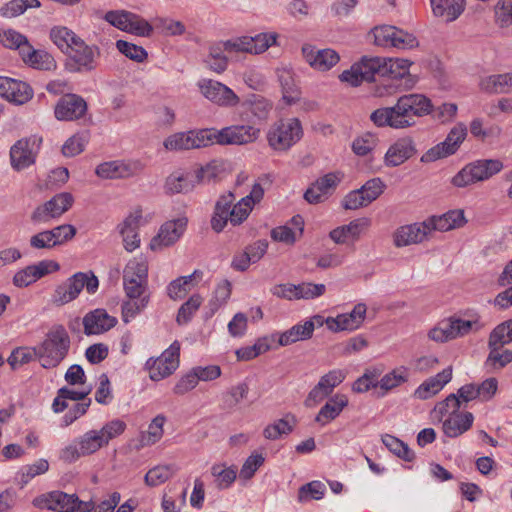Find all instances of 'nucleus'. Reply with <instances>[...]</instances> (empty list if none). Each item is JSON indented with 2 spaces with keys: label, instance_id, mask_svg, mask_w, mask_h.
<instances>
[{
  "label": "nucleus",
  "instance_id": "nucleus-36",
  "mask_svg": "<svg viewBox=\"0 0 512 512\" xmlns=\"http://www.w3.org/2000/svg\"><path fill=\"white\" fill-rule=\"evenodd\" d=\"M480 89L487 93L503 94L512 92V73L493 74L483 77Z\"/></svg>",
  "mask_w": 512,
  "mask_h": 512
},
{
  "label": "nucleus",
  "instance_id": "nucleus-31",
  "mask_svg": "<svg viewBox=\"0 0 512 512\" xmlns=\"http://www.w3.org/2000/svg\"><path fill=\"white\" fill-rule=\"evenodd\" d=\"M78 277L79 276L72 275L55 288L51 296V302L54 305L63 306L78 297L83 289V284L77 279Z\"/></svg>",
  "mask_w": 512,
  "mask_h": 512
},
{
  "label": "nucleus",
  "instance_id": "nucleus-22",
  "mask_svg": "<svg viewBox=\"0 0 512 512\" xmlns=\"http://www.w3.org/2000/svg\"><path fill=\"white\" fill-rule=\"evenodd\" d=\"M187 225L186 218H178L165 222L150 242L151 250H161L176 243L183 235Z\"/></svg>",
  "mask_w": 512,
  "mask_h": 512
},
{
  "label": "nucleus",
  "instance_id": "nucleus-32",
  "mask_svg": "<svg viewBox=\"0 0 512 512\" xmlns=\"http://www.w3.org/2000/svg\"><path fill=\"white\" fill-rule=\"evenodd\" d=\"M203 272L195 270L188 276H181L171 281L167 286V295L172 300L184 298L187 293L196 286L202 279Z\"/></svg>",
  "mask_w": 512,
  "mask_h": 512
},
{
  "label": "nucleus",
  "instance_id": "nucleus-45",
  "mask_svg": "<svg viewBox=\"0 0 512 512\" xmlns=\"http://www.w3.org/2000/svg\"><path fill=\"white\" fill-rule=\"evenodd\" d=\"M203 303V298L199 294H193L186 302H184L177 313L176 322L179 325L188 324L195 313Z\"/></svg>",
  "mask_w": 512,
  "mask_h": 512
},
{
  "label": "nucleus",
  "instance_id": "nucleus-29",
  "mask_svg": "<svg viewBox=\"0 0 512 512\" xmlns=\"http://www.w3.org/2000/svg\"><path fill=\"white\" fill-rule=\"evenodd\" d=\"M430 235L433 231H449L461 227L465 223L462 210H452L440 216H432L425 220Z\"/></svg>",
  "mask_w": 512,
  "mask_h": 512
},
{
  "label": "nucleus",
  "instance_id": "nucleus-54",
  "mask_svg": "<svg viewBox=\"0 0 512 512\" xmlns=\"http://www.w3.org/2000/svg\"><path fill=\"white\" fill-rule=\"evenodd\" d=\"M89 141L87 132L77 133L66 140L62 146V153L66 157H74L82 153Z\"/></svg>",
  "mask_w": 512,
  "mask_h": 512
},
{
  "label": "nucleus",
  "instance_id": "nucleus-62",
  "mask_svg": "<svg viewBox=\"0 0 512 512\" xmlns=\"http://www.w3.org/2000/svg\"><path fill=\"white\" fill-rule=\"evenodd\" d=\"M224 48L229 51L253 53L256 48V41L251 36H241L224 42Z\"/></svg>",
  "mask_w": 512,
  "mask_h": 512
},
{
  "label": "nucleus",
  "instance_id": "nucleus-4",
  "mask_svg": "<svg viewBox=\"0 0 512 512\" xmlns=\"http://www.w3.org/2000/svg\"><path fill=\"white\" fill-rule=\"evenodd\" d=\"M391 108L394 129H404L414 124V116L427 115L432 111L430 99L422 94L401 96Z\"/></svg>",
  "mask_w": 512,
  "mask_h": 512
},
{
  "label": "nucleus",
  "instance_id": "nucleus-20",
  "mask_svg": "<svg viewBox=\"0 0 512 512\" xmlns=\"http://www.w3.org/2000/svg\"><path fill=\"white\" fill-rule=\"evenodd\" d=\"M66 54L69 55L75 65L74 71L90 72L96 68V59L100 55V52L98 47L89 46L81 39L79 42H76L75 46Z\"/></svg>",
  "mask_w": 512,
  "mask_h": 512
},
{
  "label": "nucleus",
  "instance_id": "nucleus-48",
  "mask_svg": "<svg viewBox=\"0 0 512 512\" xmlns=\"http://www.w3.org/2000/svg\"><path fill=\"white\" fill-rule=\"evenodd\" d=\"M176 469L172 465H158L151 468L145 475V483L148 486L155 487L170 479Z\"/></svg>",
  "mask_w": 512,
  "mask_h": 512
},
{
  "label": "nucleus",
  "instance_id": "nucleus-3",
  "mask_svg": "<svg viewBox=\"0 0 512 512\" xmlns=\"http://www.w3.org/2000/svg\"><path fill=\"white\" fill-rule=\"evenodd\" d=\"M70 344L66 329L62 325L54 326L44 341L37 346L41 366L45 369L57 367L66 358Z\"/></svg>",
  "mask_w": 512,
  "mask_h": 512
},
{
  "label": "nucleus",
  "instance_id": "nucleus-63",
  "mask_svg": "<svg viewBox=\"0 0 512 512\" xmlns=\"http://www.w3.org/2000/svg\"><path fill=\"white\" fill-rule=\"evenodd\" d=\"M326 325L332 332L354 331L359 328L347 313L339 314L336 317H328Z\"/></svg>",
  "mask_w": 512,
  "mask_h": 512
},
{
  "label": "nucleus",
  "instance_id": "nucleus-40",
  "mask_svg": "<svg viewBox=\"0 0 512 512\" xmlns=\"http://www.w3.org/2000/svg\"><path fill=\"white\" fill-rule=\"evenodd\" d=\"M365 81L374 80L375 75L386 76L385 58L363 57L358 63Z\"/></svg>",
  "mask_w": 512,
  "mask_h": 512
},
{
  "label": "nucleus",
  "instance_id": "nucleus-1",
  "mask_svg": "<svg viewBox=\"0 0 512 512\" xmlns=\"http://www.w3.org/2000/svg\"><path fill=\"white\" fill-rule=\"evenodd\" d=\"M256 130L250 125H237L223 128L220 131L214 129L191 130L170 135L164 141L167 150H190L206 147L213 143L221 145L246 144L253 141Z\"/></svg>",
  "mask_w": 512,
  "mask_h": 512
},
{
  "label": "nucleus",
  "instance_id": "nucleus-64",
  "mask_svg": "<svg viewBox=\"0 0 512 512\" xmlns=\"http://www.w3.org/2000/svg\"><path fill=\"white\" fill-rule=\"evenodd\" d=\"M385 187L384 182L380 178H373L368 180L359 190L370 204L384 192Z\"/></svg>",
  "mask_w": 512,
  "mask_h": 512
},
{
  "label": "nucleus",
  "instance_id": "nucleus-37",
  "mask_svg": "<svg viewBox=\"0 0 512 512\" xmlns=\"http://www.w3.org/2000/svg\"><path fill=\"white\" fill-rule=\"evenodd\" d=\"M277 77L282 87L283 99L287 104H293L299 100V91L294 81L293 73L289 68L277 69Z\"/></svg>",
  "mask_w": 512,
  "mask_h": 512
},
{
  "label": "nucleus",
  "instance_id": "nucleus-14",
  "mask_svg": "<svg viewBox=\"0 0 512 512\" xmlns=\"http://www.w3.org/2000/svg\"><path fill=\"white\" fill-rule=\"evenodd\" d=\"M343 179V173L330 172L319 177L304 193V199L310 204L324 202L334 193Z\"/></svg>",
  "mask_w": 512,
  "mask_h": 512
},
{
  "label": "nucleus",
  "instance_id": "nucleus-26",
  "mask_svg": "<svg viewBox=\"0 0 512 512\" xmlns=\"http://www.w3.org/2000/svg\"><path fill=\"white\" fill-rule=\"evenodd\" d=\"M82 324L86 335H97L112 329L117 324V319L104 309H96L84 316Z\"/></svg>",
  "mask_w": 512,
  "mask_h": 512
},
{
  "label": "nucleus",
  "instance_id": "nucleus-35",
  "mask_svg": "<svg viewBox=\"0 0 512 512\" xmlns=\"http://www.w3.org/2000/svg\"><path fill=\"white\" fill-rule=\"evenodd\" d=\"M473 420L471 412L454 413L443 422V432L448 437H458L471 428Z\"/></svg>",
  "mask_w": 512,
  "mask_h": 512
},
{
  "label": "nucleus",
  "instance_id": "nucleus-6",
  "mask_svg": "<svg viewBox=\"0 0 512 512\" xmlns=\"http://www.w3.org/2000/svg\"><path fill=\"white\" fill-rule=\"evenodd\" d=\"M503 164L498 159H482L471 162L463 167L451 180L459 188L485 181L499 173Z\"/></svg>",
  "mask_w": 512,
  "mask_h": 512
},
{
  "label": "nucleus",
  "instance_id": "nucleus-7",
  "mask_svg": "<svg viewBox=\"0 0 512 512\" xmlns=\"http://www.w3.org/2000/svg\"><path fill=\"white\" fill-rule=\"evenodd\" d=\"M123 286L129 299L142 298L149 295L148 264L143 259H132L123 271Z\"/></svg>",
  "mask_w": 512,
  "mask_h": 512
},
{
  "label": "nucleus",
  "instance_id": "nucleus-16",
  "mask_svg": "<svg viewBox=\"0 0 512 512\" xmlns=\"http://www.w3.org/2000/svg\"><path fill=\"white\" fill-rule=\"evenodd\" d=\"M346 377V374L341 369H334L323 375L316 386L309 392L305 405L312 407L326 397H328L338 385H340Z\"/></svg>",
  "mask_w": 512,
  "mask_h": 512
},
{
  "label": "nucleus",
  "instance_id": "nucleus-30",
  "mask_svg": "<svg viewBox=\"0 0 512 512\" xmlns=\"http://www.w3.org/2000/svg\"><path fill=\"white\" fill-rule=\"evenodd\" d=\"M452 369L448 367L437 375L425 380L414 392V396L421 400H426L443 389V387L451 380Z\"/></svg>",
  "mask_w": 512,
  "mask_h": 512
},
{
  "label": "nucleus",
  "instance_id": "nucleus-27",
  "mask_svg": "<svg viewBox=\"0 0 512 512\" xmlns=\"http://www.w3.org/2000/svg\"><path fill=\"white\" fill-rule=\"evenodd\" d=\"M415 153V143L410 137L399 138L388 148L384 156V163L388 167H396L403 164Z\"/></svg>",
  "mask_w": 512,
  "mask_h": 512
},
{
  "label": "nucleus",
  "instance_id": "nucleus-51",
  "mask_svg": "<svg viewBox=\"0 0 512 512\" xmlns=\"http://www.w3.org/2000/svg\"><path fill=\"white\" fill-rule=\"evenodd\" d=\"M77 440L78 445L81 447V453L84 456L93 454L105 446L97 430H90Z\"/></svg>",
  "mask_w": 512,
  "mask_h": 512
},
{
  "label": "nucleus",
  "instance_id": "nucleus-58",
  "mask_svg": "<svg viewBox=\"0 0 512 512\" xmlns=\"http://www.w3.org/2000/svg\"><path fill=\"white\" fill-rule=\"evenodd\" d=\"M411 63L403 58L385 59L386 76L391 79H399L405 77L409 72Z\"/></svg>",
  "mask_w": 512,
  "mask_h": 512
},
{
  "label": "nucleus",
  "instance_id": "nucleus-38",
  "mask_svg": "<svg viewBox=\"0 0 512 512\" xmlns=\"http://www.w3.org/2000/svg\"><path fill=\"white\" fill-rule=\"evenodd\" d=\"M195 183L191 174L173 173L166 179L165 190L169 194L187 193L193 190Z\"/></svg>",
  "mask_w": 512,
  "mask_h": 512
},
{
  "label": "nucleus",
  "instance_id": "nucleus-13",
  "mask_svg": "<svg viewBox=\"0 0 512 512\" xmlns=\"http://www.w3.org/2000/svg\"><path fill=\"white\" fill-rule=\"evenodd\" d=\"M197 85L201 94L218 106L233 107L240 101L232 89L216 80L202 79Z\"/></svg>",
  "mask_w": 512,
  "mask_h": 512
},
{
  "label": "nucleus",
  "instance_id": "nucleus-55",
  "mask_svg": "<svg viewBox=\"0 0 512 512\" xmlns=\"http://www.w3.org/2000/svg\"><path fill=\"white\" fill-rule=\"evenodd\" d=\"M211 474L215 477L217 487L228 488L237 477V470L234 467L225 468L224 465L215 464L211 468Z\"/></svg>",
  "mask_w": 512,
  "mask_h": 512
},
{
  "label": "nucleus",
  "instance_id": "nucleus-8",
  "mask_svg": "<svg viewBox=\"0 0 512 512\" xmlns=\"http://www.w3.org/2000/svg\"><path fill=\"white\" fill-rule=\"evenodd\" d=\"M482 324L478 319L464 320L450 317L440 321L428 332V338L432 341L443 343L449 340L465 336L472 331H478Z\"/></svg>",
  "mask_w": 512,
  "mask_h": 512
},
{
  "label": "nucleus",
  "instance_id": "nucleus-21",
  "mask_svg": "<svg viewBox=\"0 0 512 512\" xmlns=\"http://www.w3.org/2000/svg\"><path fill=\"white\" fill-rule=\"evenodd\" d=\"M77 500L76 494H67L62 491H52L36 497L33 505L40 509H48L58 512H74Z\"/></svg>",
  "mask_w": 512,
  "mask_h": 512
},
{
  "label": "nucleus",
  "instance_id": "nucleus-57",
  "mask_svg": "<svg viewBox=\"0 0 512 512\" xmlns=\"http://www.w3.org/2000/svg\"><path fill=\"white\" fill-rule=\"evenodd\" d=\"M408 379L407 370L403 367L392 370L391 372L384 375L379 381V386L384 391L392 390Z\"/></svg>",
  "mask_w": 512,
  "mask_h": 512
},
{
  "label": "nucleus",
  "instance_id": "nucleus-60",
  "mask_svg": "<svg viewBox=\"0 0 512 512\" xmlns=\"http://www.w3.org/2000/svg\"><path fill=\"white\" fill-rule=\"evenodd\" d=\"M126 429V423L120 419H113L107 422L100 430H97L100 437L103 439L105 446L109 441L120 436Z\"/></svg>",
  "mask_w": 512,
  "mask_h": 512
},
{
  "label": "nucleus",
  "instance_id": "nucleus-41",
  "mask_svg": "<svg viewBox=\"0 0 512 512\" xmlns=\"http://www.w3.org/2000/svg\"><path fill=\"white\" fill-rule=\"evenodd\" d=\"M489 354L485 367L489 371L500 370L512 362V350L503 349V346H488Z\"/></svg>",
  "mask_w": 512,
  "mask_h": 512
},
{
  "label": "nucleus",
  "instance_id": "nucleus-18",
  "mask_svg": "<svg viewBox=\"0 0 512 512\" xmlns=\"http://www.w3.org/2000/svg\"><path fill=\"white\" fill-rule=\"evenodd\" d=\"M59 269L60 266L57 262L53 260H42L17 271L13 277V284L18 288H24L45 275L58 271Z\"/></svg>",
  "mask_w": 512,
  "mask_h": 512
},
{
  "label": "nucleus",
  "instance_id": "nucleus-9",
  "mask_svg": "<svg viewBox=\"0 0 512 512\" xmlns=\"http://www.w3.org/2000/svg\"><path fill=\"white\" fill-rule=\"evenodd\" d=\"M466 135V126L462 123L457 124L450 130L445 140L427 150L421 156L420 161L422 163H431L454 154L464 141Z\"/></svg>",
  "mask_w": 512,
  "mask_h": 512
},
{
  "label": "nucleus",
  "instance_id": "nucleus-24",
  "mask_svg": "<svg viewBox=\"0 0 512 512\" xmlns=\"http://www.w3.org/2000/svg\"><path fill=\"white\" fill-rule=\"evenodd\" d=\"M429 237V228L426 222L423 221L399 227L393 235V241L396 247H404L421 243Z\"/></svg>",
  "mask_w": 512,
  "mask_h": 512
},
{
  "label": "nucleus",
  "instance_id": "nucleus-56",
  "mask_svg": "<svg viewBox=\"0 0 512 512\" xmlns=\"http://www.w3.org/2000/svg\"><path fill=\"white\" fill-rule=\"evenodd\" d=\"M150 301V296L145 295L142 298L130 299L122 304V319L128 323L130 319L143 311Z\"/></svg>",
  "mask_w": 512,
  "mask_h": 512
},
{
  "label": "nucleus",
  "instance_id": "nucleus-33",
  "mask_svg": "<svg viewBox=\"0 0 512 512\" xmlns=\"http://www.w3.org/2000/svg\"><path fill=\"white\" fill-rule=\"evenodd\" d=\"M348 405V398L344 394H336L331 397L320 409L315 417V422L325 426L336 419L342 410Z\"/></svg>",
  "mask_w": 512,
  "mask_h": 512
},
{
  "label": "nucleus",
  "instance_id": "nucleus-19",
  "mask_svg": "<svg viewBox=\"0 0 512 512\" xmlns=\"http://www.w3.org/2000/svg\"><path fill=\"white\" fill-rule=\"evenodd\" d=\"M302 56L311 68L322 72L330 70L340 60V56L335 50L317 49L311 44L302 46Z\"/></svg>",
  "mask_w": 512,
  "mask_h": 512
},
{
  "label": "nucleus",
  "instance_id": "nucleus-15",
  "mask_svg": "<svg viewBox=\"0 0 512 512\" xmlns=\"http://www.w3.org/2000/svg\"><path fill=\"white\" fill-rule=\"evenodd\" d=\"M143 170L140 161L114 160L99 164L95 173L102 179H124L139 174Z\"/></svg>",
  "mask_w": 512,
  "mask_h": 512
},
{
  "label": "nucleus",
  "instance_id": "nucleus-2",
  "mask_svg": "<svg viewBox=\"0 0 512 512\" xmlns=\"http://www.w3.org/2000/svg\"><path fill=\"white\" fill-rule=\"evenodd\" d=\"M256 183L253 184L249 196L243 197L234 204L235 196L232 192L221 195L215 203L213 215L211 218V228L216 233H220L227 226L228 221L233 226L241 224L250 214L254 204V193Z\"/></svg>",
  "mask_w": 512,
  "mask_h": 512
},
{
  "label": "nucleus",
  "instance_id": "nucleus-52",
  "mask_svg": "<svg viewBox=\"0 0 512 512\" xmlns=\"http://www.w3.org/2000/svg\"><path fill=\"white\" fill-rule=\"evenodd\" d=\"M382 442L393 454L405 461H412L415 457L414 452L407 444L392 435L383 436Z\"/></svg>",
  "mask_w": 512,
  "mask_h": 512
},
{
  "label": "nucleus",
  "instance_id": "nucleus-46",
  "mask_svg": "<svg viewBox=\"0 0 512 512\" xmlns=\"http://www.w3.org/2000/svg\"><path fill=\"white\" fill-rule=\"evenodd\" d=\"M39 0H11L0 9V14L6 18H13L23 14L28 8H38Z\"/></svg>",
  "mask_w": 512,
  "mask_h": 512
},
{
  "label": "nucleus",
  "instance_id": "nucleus-39",
  "mask_svg": "<svg viewBox=\"0 0 512 512\" xmlns=\"http://www.w3.org/2000/svg\"><path fill=\"white\" fill-rule=\"evenodd\" d=\"M50 39L64 53H67L79 42L81 38L67 27H53L50 31Z\"/></svg>",
  "mask_w": 512,
  "mask_h": 512
},
{
  "label": "nucleus",
  "instance_id": "nucleus-61",
  "mask_svg": "<svg viewBox=\"0 0 512 512\" xmlns=\"http://www.w3.org/2000/svg\"><path fill=\"white\" fill-rule=\"evenodd\" d=\"M495 23L501 27L512 24V0H498L495 5Z\"/></svg>",
  "mask_w": 512,
  "mask_h": 512
},
{
  "label": "nucleus",
  "instance_id": "nucleus-23",
  "mask_svg": "<svg viewBox=\"0 0 512 512\" xmlns=\"http://www.w3.org/2000/svg\"><path fill=\"white\" fill-rule=\"evenodd\" d=\"M87 111L86 101L76 94H66L57 102L55 117L61 121H73L81 118Z\"/></svg>",
  "mask_w": 512,
  "mask_h": 512
},
{
  "label": "nucleus",
  "instance_id": "nucleus-43",
  "mask_svg": "<svg viewBox=\"0 0 512 512\" xmlns=\"http://www.w3.org/2000/svg\"><path fill=\"white\" fill-rule=\"evenodd\" d=\"M295 425L296 419L294 416L287 415L284 418L275 421L273 424L268 425L264 429L263 435L266 439L275 440L283 435H288L292 432Z\"/></svg>",
  "mask_w": 512,
  "mask_h": 512
},
{
  "label": "nucleus",
  "instance_id": "nucleus-42",
  "mask_svg": "<svg viewBox=\"0 0 512 512\" xmlns=\"http://www.w3.org/2000/svg\"><path fill=\"white\" fill-rule=\"evenodd\" d=\"M312 336V324H297L279 335L278 344L287 346L300 340H306Z\"/></svg>",
  "mask_w": 512,
  "mask_h": 512
},
{
  "label": "nucleus",
  "instance_id": "nucleus-17",
  "mask_svg": "<svg viewBox=\"0 0 512 512\" xmlns=\"http://www.w3.org/2000/svg\"><path fill=\"white\" fill-rule=\"evenodd\" d=\"M41 139L37 137L18 140L10 149L11 165L15 170H22L35 162L36 150Z\"/></svg>",
  "mask_w": 512,
  "mask_h": 512
},
{
  "label": "nucleus",
  "instance_id": "nucleus-47",
  "mask_svg": "<svg viewBox=\"0 0 512 512\" xmlns=\"http://www.w3.org/2000/svg\"><path fill=\"white\" fill-rule=\"evenodd\" d=\"M512 342V319L497 325L490 333L488 346H505Z\"/></svg>",
  "mask_w": 512,
  "mask_h": 512
},
{
  "label": "nucleus",
  "instance_id": "nucleus-12",
  "mask_svg": "<svg viewBox=\"0 0 512 512\" xmlns=\"http://www.w3.org/2000/svg\"><path fill=\"white\" fill-rule=\"evenodd\" d=\"M373 34L378 46H391L398 49H411L418 46V41L413 34L395 26L382 25L375 27Z\"/></svg>",
  "mask_w": 512,
  "mask_h": 512
},
{
  "label": "nucleus",
  "instance_id": "nucleus-44",
  "mask_svg": "<svg viewBox=\"0 0 512 512\" xmlns=\"http://www.w3.org/2000/svg\"><path fill=\"white\" fill-rule=\"evenodd\" d=\"M166 417L163 414L157 415L148 426V430L141 434L140 442L142 446H149L157 443L164 434V423Z\"/></svg>",
  "mask_w": 512,
  "mask_h": 512
},
{
  "label": "nucleus",
  "instance_id": "nucleus-49",
  "mask_svg": "<svg viewBox=\"0 0 512 512\" xmlns=\"http://www.w3.org/2000/svg\"><path fill=\"white\" fill-rule=\"evenodd\" d=\"M33 97V89L26 82L16 80L15 85L10 88L6 100L16 105H23Z\"/></svg>",
  "mask_w": 512,
  "mask_h": 512
},
{
  "label": "nucleus",
  "instance_id": "nucleus-28",
  "mask_svg": "<svg viewBox=\"0 0 512 512\" xmlns=\"http://www.w3.org/2000/svg\"><path fill=\"white\" fill-rule=\"evenodd\" d=\"M369 226L370 220L368 218H358L347 225L333 229L329 236L336 244H348L357 241Z\"/></svg>",
  "mask_w": 512,
  "mask_h": 512
},
{
  "label": "nucleus",
  "instance_id": "nucleus-5",
  "mask_svg": "<svg viewBox=\"0 0 512 512\" xmlns=\"http://www.w3.org/2000/svg\"><path fill=\"white\" fill-rule=\"evenodd\" d=\"M303 136V128L298 118L281 119L267 132L269 146L275 151H287Z\"/></svg>",
  "mask_w": 512,
  "mask_h": 512
},
{
  "label": "nucleus",
  "instance_id": "nucleus-50",
  "mask_svg": "<svg viewBox=\"0 0 512 512\" xmlns=\"http://www.w3.org/2000/svg\"><path fill=\"white\" fill-rule=\"evenodd\" d=\"M224 51H227L224 48V43L213 45L209 49V54L205 62L214 72L222 73L227 68L228 60L224 55Z\"/></svg>",
  "mask_w": 512,
  "mask_h": 512
},
{
  "label": "nucleus",
  "instance_id": "nucleus-11",
  "mask_svg": "<svg viewBox=\"0 0 512 512\" xmlns=\"http://www.w3.org/2000/svg\"><path fill=\"white\" fill-rule=\"evenodd\" d=\"M73 202L74 198L68 192L56 194L49 201L35 208L31 214V221L34 223H48L68 211Z\"/></svg>",
  "mask_w": 512,
  "mask_h": 512
},
{
  "label": "nucleus",
  "instance_id": "nucleus-34",
  "mask_svg": "<svg viewBox=\"0 0 512 512\" xmlns=\"http://www.w3.org/2000/svg\"><path fill=\"white\" fill-rule=\"evenodd\" d=\"M433 14L446 22L455 21L465 9V0H433Z\"/></svg>",
  "mask_w": 512,
  "mask_h": 512
},
{
  "label": "nucleus",
  "instance_id": "nucleus-10",
  "mask_svg": "<svg viewBox=\"0 0 512 512\" xmlns=\"http://www.w3.org/2000/svg\"><path fill=\"white\" fill-rule=\"evenodd\" d=\"M180 344L173 342L159 357L150 358L146 362L150 378L153 381L170 376L179 366Z\"/></svg>",
  "mask_w": 512,
  "mask_h": 512
},
{
  "label": "nucleus",
  "instance_id": "nucleus-25",
  "mask_svg": "<svg viewBox=\"0 0 512 512\" xmlns=\"http://www.w3.org/2000/svg\"><path fill=\"white\" fill-rule=\"evenodd\" d=\"M142 220V211L135 210L131 212L121 224H119V233L122 236L124 248L132 252L140 246V237L138 229Z\"/></svg>",
  "mask_w": 512,
  "mask_h": 512
},
{
  "label": "nucleus",
  "instance_id": "nucleus-59",
  "mask_svg": "<svg viewBox=\"0 0 512 512\" xmlns=\"http://www.w3.org/2000/svg\"><path fill=\"white\" fill-rule=\"evenodd\" d=\"M116 47L119 52L138 63H142L147 59L148 54L146 50L141 46H137L124 40H118L116 42Z\"/></svg>",
  "mask_w": 512,
  "mask_h": 512
},
{
  "label": "nucleus",
  "instance_id": "nucleus-53",
  "mask_svg": "<svg viewBox=\"0 0 512 512\" xmlns=\"http://www.w3.org/2000/svg\"><path fill=\"white\" fill-rule=\"evenodd\" d=\"M38 358V348L36 347H18L14 349L8 358V363L12 369L29 363Z\"/></svg>",
  "mask_w": 512,
  "mask_h": 512
}]
</instances>
